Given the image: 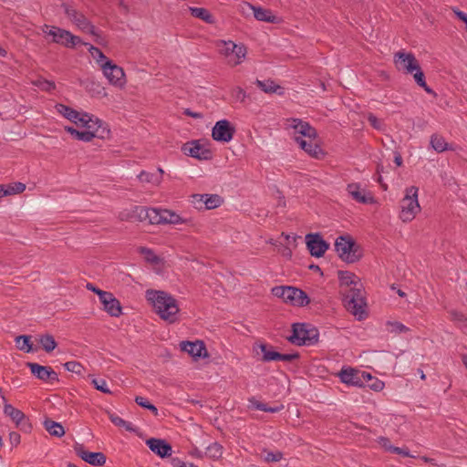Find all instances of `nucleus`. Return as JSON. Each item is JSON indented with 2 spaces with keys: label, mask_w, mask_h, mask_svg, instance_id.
Here are the masks:
<instances>
[{
  "label": "nucleus",
  "mask_w": 467,
  "mask_h": 467,
  "mask_svg": "<svg viewBox=\"0 0 467 467\" xmlns=\"http://www.w3.org/2000/svg\"><path fill=\"white\" fill-rule=\"evenodd\" d=\"M287 128L292 130V135L299 147L308 155L321 159L325 153L317 142V130L307 122L299 119H287Z\"/></svg>",
  "instance_id": "nucleus-1"
},
{
  "label": "nucleus",
  "mask_w": 467,
  "mask_h": 467,
  "mask_svg": "<svg viewBox=\"0 0 467 467\" xmlns=\"http://www.w3.org/2000/svg\"><path fill=\"white\" fill-rule=\"evenodd\" d=\"M146 298L161 319L169 323H174L177 320L180 307L171 295L150 289L146 291Z\"/></svg>",
  "instance_id": "nucleus-2"
},
{
  "label": "nucleus",
  "mask_w": 467,
  "mask_h": 467,
  "mask_svg": "<svg viewBox=\"0 0 467 467\" xmlns=\"http://www.w3.org/2000/svg\"><path fill=\"white\" fill-rule=\"evenodd\" d=\"M134 212L139 213V218L140 220L148 219L152 224H180L186 223L185 219L168 209L136 208Z\"/></svg>",
  "instance_id": "nucleus-3"
},
{
  "label": "nucleus",
  "mask_w": 467,
  "mask_h": 467,
  "mask_svg": "<svg viewBox=\"0 0 467 467\" xmlns=\"http://www.w3.org/2000/svg\"><path fill=\"white\" fill-rule=\"evenodd\" d=\"M215 46L230 67L242 64L247 54L246 47L243 44H236L232 40H217Z\"/></svg>",
  "instance_id": "nucleus-4"
},
{
  "label": "nucleus",
  "mask_w": 467,
  "mask_h": 467,
  "mask_svg": "<svg viewBox=\"0 0 467 467\" xmlns=\"http://www.w3.org/2000/svg\"><path fill=\"white\" fill-rule=\"evenodd\" d=\"M418 191L419 189L415 186L406 189L405 196L400 202V218L404 223L412 221L420 211Z\"/></svg>",
  "instance_id": "nucleus-5"
},
{
  "label": "nucleus",
  "mask_w": 467,
  "mask_h": 467,
  "mask_svg": "<svg viewBox=\"0 0 467 467\" xmlns=\"http://www.w3.org/2000/svg\"><path fill=\"white\" fill-rule=\"evenodd\" d=\"M288 340L297 346H312L318 341V331L308 324H294Z\"/></svg>",
  "instance_id": "nucleus-6"
},
{
  "label": "nucleus",
  "mask_w": 467,
  "mask_h": 467,
  "mask_svg": "<svg viewBox=\"0 0 467 467\" xmlns=\"http://www.w3.org/2000/svg\"><path fill=\"white\" fill-rule=\"evenodd\" d=\"M363 285L357 287H350L343 291L344 303L347 309L358 318H362L365 313V296Z\"/></svg>",
  "instance_id": "nucleus-7"
},
{
  "label": "nucleus",
  "mask_w": 467,
  "mask_h": 467,
  "mask_svg": "<svg viewBox=\"0 0 467 467\" xmlns=\"http://www.w3.org/2000/svg\"><path fill=\"white\" fill-rule=\"evenodd\" d=\"M272 294L284 302L296 306H304L309 303V298L303 290L292 286L273 287Z\"/></svg>",
  "instance_id": "nucleus-8"
},
{
  "label": "nucleus",
  "mask_w": 467,
  "mask_h": 467,
  "mask_svg": "<svg viewBox=\"0 0 467 467\" xmlns=\"http://www.w3.org/2000/svg\"><path fill=\"white\" fill-rule=\"evenodd\" d=\"M42 31L45 35L52 37V42L63 45L67 47H74L81 43V39L78 36L57 26L45 25L42 27Z\"/></svg>",
  "instance_id": "nucleus-9"
},
{
  "label": "nucleus",
  "mask_w": 467,
  "mask_h": 467,
  "mask_svg": "<svg viewBox=\"0 0 467 467\" xmlns=\"http://www.w3.org/2000/svg\"><path fill=\"white\" fill-rule=\"evenodd\" d=\"M335 249L338 256L348 263L358 260L359 254L355 248V243L349 236H339L335 243Z\"/></svg>",
  "instance_id": "nucleus-10"
},
{
  "label": "nucleus",
  "mask_w": 467,
  "mask_h": 467,
  "mask_svg": "<svg viewBox=\"0 0 467 467\" xmlns=\"http://www.w3.org/2000/svg\"><path fill=\"white\" fill-rule=\"evenodd\" d=\"M104 77L109 84L122 88L126 84L125 73L122 67L111 62H105L101 68Z\"/></svg>",
  "instance_id": "nucleus-11"
},
{
  "label": "nucleus",
  "mask_w": 467,
  "mask_h": 467,
  "mask_svg": "<svg viewBox=\"0 0 467 467\" xmlns=\"http://www.w3.org/2000/svg\"><path fill=\"white\" fill-rule=\"evenodd\" d=\"M83 119L86 120L85 123H80L78 127L85 128L88 131H95L94 133L98 134L96 138L104 139L109 135L107 124L99 118L86 112Z\"/></svg>",
  "instance_id": "nucleus-12"
},
{
  "label": "nucleus",
  "mask_w": 467,
  "mask_h": 467,
  "mask_svg": "<svg viewBox=\"0 0 467 467\" xmlns=\"http://www.w3.org/2000/svg\"><path fill=\"white\" fill-rule=\"evenodd\" d=\"M348 194L357 202L372 204L376 202L372 193L365 189L360 183L352 182L347 185Z\"/></svg>",
  "instance_id": "nucleus-13"
},
{
  "label": "nucleus",
  "mask_w": 467,
  "mask_h": 467,
  "mask_svg": "<svg viewBox=\"0 0 467 467\" xmlns=\"http://www.w3.org/2000/svg\"><path fill=\"white\" fill-rule=\"evenodd\" d=\"M306 244L310 254L315 257L323 256L329 247V244L319 234H307L306 235Z\"/></svg>",
  "instance_id": "nucleus-14"
},
{
  "label": "nucleus",
  "mask_w": 467,
  "mask_h": 467,
  "mask_svg": "<svg viewBox=\"0 0 467 467\" xmlns=\"http://www.w3.org/2000/svg\"><path fill=\"white\" fill-rule=\"evenodd\" d=\"M234 128L226 119L219 120L215 123L212 130L213 139L220 142H229L234 134Z\"/></svg>",
  "instance_id": "nucleus-15"
},
{
  "label": "nucleus",
  "mask_w": 467,
  "mask_h": 467,
  "mask_svg": "<svg viewBox=\"0 0 467 467\" xmlns=\"http://www.w3.org/2000/svg\"><path fill=\"white\" fill-rule=\"evenodd\" d=\"M394 61L398 69L407 74L413 73L420 67L415 56L411 53L398 52L394 56Z\"/></svg>",
  "instance_id": "nucleus-16"
},
{
  "label": "nucleus",
  "mask_w": 467,
  "mask_h": 467,
  "mask_svg": "<svg viewBox=\"0 0 467 467\" xmlns=\"http://www.w3.org/2000/svg\"><path fill=\"white\" fill-rule=\"evenodd\" d=\"M63 6L67 16L74 25H76L78 28L84 32L94 34V26L89 23V21L83 14L78 12L76 9L69 5H64Z\"/></svg>",
  "instance_id": "nucleus-17"
},
{
  "label": "nucleus",
  "mask_w": 467,
  "mask_h": 467,
  "mask_svg": "<svg viewBox=\"0 0 467 467\" xmlns=\"http://www.w3.org/2000/svg\"><path fill=\"white\" fill-rule=\"evenodd\" d=\"M2 400L4 401V413L16 423V427L26 431H28L30 429V425L26 420L25 414L20 410L7 403L4 396L2 397Z\"/></svg>",
  "instance_id": "nucleus-18"
},
{
  "label": "nucleus",
  "mask_w": 467,
  "mask_h": 467,
  "mask_svg": "<svg viewBox=\"0 0 467 467\" xmlns=\"http://www.w3.org/2000/svg\"><path fill=\"white\" fill-rule=\"evenodd\" d=\"M180 348L182 351L187 352L195 360L201 358L208 357V352L205 348V345L201 340L182 341L180 343Z\"/></svg>",
  "instance_id": "nucleus-19"
},
{
  "label": "nucleus",
  "mask_w": 467,
  "mask_h": 467,
  "mask_svg": "<svg viewBox=\"0 0 467 467\" xmlns=\"http://www.w3.org/2000/svg\"><path fill=\"white\" fill-rule=\"evenodd\" d=\"M74 449L79 458L93 466H102L106 462V456L102 452L88 451L81 444H77Z\"/></svg>",
  "instance_id": "nucleus-20"
},
{
  "label": "nucleus",
  "mask_w": 467,
  "mask_h": 467,
  "mask_svg": "<svg viewBox=\"0 0 467 467\" xmlns=\"http://www.w3.org/2000/svg\"><path fill=\"white\" fill-rule=\"evenodd\" d=\"M100 303L103 305V309L111 317H118L121 315L120 303L112 293H100Z\"/></svg>",
  "instance_id": "nucleus-21"
},
{
  "label": "nucleus",
  "mask_w": 467,
  "mask_h": 467,
  "mask_svg": "<svg viewBox=\"0 0 467 467\" xmlns=\"http://www.w3.org/2000/svg\"><path fill=\"white\" fill-rule=\"evenodd\" d=\"M261 352L263 353L262 360L269 362L274 360L291 361L297 358L298 355L296 353L291 354H280L271 348H268L265 344H260L258 346Z\"/></svg>",
  "instance_id": "nucleus-22"
},
{
  "label": "nucleus",
  "mask_w": 467,
  "mask_h": 467,
  "mask_svg": "<svg viewBox=\"0 0 467 467\" xmlns=\"http://www.w3.org/2000/svg\"><path fill=\"white\" fill-rule=\"evenodd\" d=\"M146 444L148 447L161 458L169 457L171 455V446L161 439L150 438L147 440Z\"/></svg>",
  "instance_id": "nucleus-23"
},
{
  "label": "nucleus",
  "mask_w": 467,
  "mask_h": 467,
  "mask_svg": "<svg viewBox=\"0 0 467 467\" xmlns=\"http://www.w3.org/2000/svg\"><path fill=\"white\" fill-rule=\"evenodd\" d=\"M27 366L31 370V373L41 380H57V374L49 367L41 366L36 363H27Z\"/></svg>",
  "instance_id": "nucleus-24"
},
{
  "label": "nucleus",
  "mask_w": 467,
  "mask_h": 467,
  "mask_svg": "<svg viewBox=\"0 0 467 467\" xmlns=\"http://www.w3.org/2000/svg\"><path fill=\"white\" fill-rule=\"evenodd\" d=\"M55 108L59 114L75 123L77 126H79L80 123H85L86 121L85 119H83V115L86 114V112L77 111L64 104H57Z\"/></svg>",
  "instance_id": "nucleus-25"
},
{
  "label": "nucleus",
  "mask_w": 467,
  "mask_h": 467,
  "mask_svg": "<svg viewBox=\"0 0 467 467\" xmlns=\"http://www.w3.org/2000/svg\"><path fill=\"white\" fill-rule=\"evenodd\" d=\"M360 371L352 368H342L338 373L340 380L350 386L362 387V380L359 379Z\"/></svg>",
  "instance_id": "nucleus-26"
},
{
  "label": "nucleus",
  "mask_w": 467,
  "mask_h": 467,
  "mask_svg": "<svg viewBox=\"0 0 467 467\" xmlns=\"http://www.w3.org/2000/svg\"><path fill=\"white\" fill-rule=\"evenodd\" d=\"M194 204H204L206 209H214L221 205L222 199L217 194H194L192 195Z\"/></svg>",
  "instance_id": "nucleus-27"
},
{
  "label": "nucleus",
  "mask_w": 467,
  "mask_h": 467,
  "mask_svg": "<svg viewBox=\"0 0 467 467\" xmlns=\"http://www.w3.org/2000/svg\"><path fill=\"white\" fill-rule=\"evenodd\" d=\"M338 278L340 285L344 287V290L362 285L360 279L355 274L348 271H339Z\"/></svg>",
  "instance_id": "nucleus-28"
},
{
  "label": "nucleus",
  "mask_w": 467,
  "mask_h": 467,
  "mask_svg": "<svg viewBox=\"0 0 467 467\" xmlns=\"http://www.w3.org/2000/svg\"><path fill=\"white\" fill-rule=\"evenodd\" d=\"M182 151L184 154L202 160L206 159V151L202 149V147L198 144L196 141H192L184 144L182 146Z\"/></svg>",
  "instance_id": "nucleus-29"
},
{
  "label": "nucleus",
  "mask_w": 467,
  "mask_h": 467,
  "mask_svg": "<svg viewBox=\"0 0 467 467\" xmlns=\"http://www.w3.org/2000/svg\"><path fill=\"white\" fill-rule=\"evenodd\" d=\"M190 13L192 16L199 18L202 21H204L207 24H214L215 18L214 16L209 12V10L202 8V7H190L189 8Z\"/></svg>",
  "instance_id": "nucleus-30"
},
{
  "label": "nucleus",
  "mask_w": 467,
  "mask_h": 467,
  "mask_svg": "<svg viewBox=\"0 0 467 467\" xmlns=\"http://www.w3.org/2000/svg\"><path fill=\"white\" fill-rule=\"evenodd\" d=\"M108 414H109V418L110 421L115 426H117L119 428H122L129 432H136L137 431V428L131 422L126 421L125 420H123L122 418H120L119 415H117L114 412H109Z\"/></svg>",
  "instance_id": "nucleus-31"
},
{
  "label": "nucleus",
  "mask_w": 467,
  "mask_h": 467,
  "mask_svg": "<svg viewBox=\"0 0 467 467\" xmlns=\"http://www.w3.org/2000/svg\"><path fill=\"white\" fill-rule=\"evenodd\" d=\"M254 16L258 21L274 23L275 22L276 17L272 15L271 11L265 9L261 6H255L253 9Z\"/></svg>",
  "instance_id": "nucleus-32"
},
{
  "label": "nucleus",
  "mask_w": 467,
  "mask_h": 467,
  "mask_svg": "<svg viewBox=\"0 0 467 467\" xmlns=\"http://www.w3.org/2000/svg\"><path fill=\"white\" fill-rule=\"evenodd\" d=\"M44 427L50 435L62 437L65 434L64 427L52 420H46L44 421Z\"/></svg>",
  "instance_id": "nucleus-33"
},
{
  "label": "nucleus",
  "mask_w": 467,
  "mask_h": 467,
  "mask_svg": "<svg viewBox=\"0 0 467 467\" xmlns=\"http://www.w3.org/2000/svg\"><path fill=\"white\" fill-rule=\"evenodd\" d=\"M431 146L437 152H443L450 149L449 144L445 141L444 138L438 134H433L431 137Z\"/></svg>",
  "instance_id": "nucleus-34"
},
{
  "label": "nucleus",
  "mask_w": 467,
  "mask_h": 467,
  "mask_svg": "<svg viewBox=\"0 0 467 467\" xmlns=\"http://www.w3.org/2000/svg\"><path fill=\"white\" fill-rule=\"evenodd\" d=\"M449 314L451 320L453 321L464 333H467V317L462 313L455 310H451Z\"/></svg>",
  "instance_id": "nucleus-35"
},
{
  "label": "nucleus",
  "mask_w": 467,
  "mask_h": 467,
  "mask_svg": "<svg viewBox=\"0 0 467 467\" xmlns=\"http://www.w3.org/2000/svg\"><path fill=\"white\" fill-rule=\"evenodd\" d=\"M249 402H250L252 408L256 409L258 410L265 411V412L275 413V412L280 411L284 408L283 405L275 406V407H269L267 404L260 402V401L256 400L254 398L250 399Z\"/></svg>",
  "instance_id": "nucleus-36"
},
{
  "label": "nucleus",
  "mask_w": 467,
  "mask_h": 467,
  "mask_svg": "<svg viewBox=\"0 0 467 467\" xmlns=\"http://www.w3.org/2000/svg\"><path fill=\"white\" fill-rule=\"evenodd\" d=\"M138 251L141 255H143L147 262L154 265H159L161 263V259L151 249L147 247H139Z\"/></svg>",
  "instance_id": "nucleus-37"
},
{
  "label": "nucleus",
  "mask_w": 467,
  "mask_h": 467,
  "mask_svg": "<svg viewBox=\"0 0 467 467\" xmlns=\"http://www.w3.org/2000/svg\"><path fill=\"white\" fill-rule=\"evenodd\" d=\"M88 51L100 69L102 68V66H104L105 62H111V60H109L99 48L94 46H90Z\"/></svg>",
  "instance_id": "nucleus-38"
},
{
  "label": "nucleus",
  "mask_w": 467,
  "mask_h": 467,
  "mask_svg": "<svg viewBox=\"0 0 467 467\" xmlns=\"http://www.w3.org/2000/svg\"><path fill=\"white\" fill-rule=\"evenodd\" d=\"M16 346L19 350L29 353L33 351L32 343L29 336H18L15 339Z\"/></svg>",
  "instance_id": "nucleus-39"
},
{
  "label": "nucleus",
  "mask_w": 467,
  "mask_h": 467,
  "mask_svg": "<svg viewBox=\"0 0 467 467\" xmlns=\"http://www.w3.org/2000/svg\"><path fill=\"white\" fill-rule=\"evenodd\" d=\"M257 87H259L265 93H277L281 88L276 85L273 80H257Z\"/></svg>",
  "instance_id": "nucleus-40"
},
{
  "label": "nucleus",
  "mask_w": 467,
  "mask_h": 467,
  "mask_svg": "<svg viewBox=\"0 0 467 467\" xmlns=\"http://www.w3.org/2000/svg\"><path fill=\"white\" fill-rule=\"evenodd\" d=\"M387 330L389 333L401 334L409 331V327L398 321H388L386 323Z\"/></svg>",
  "instance_id": "nucleus-41"
},
{
  "label": "nucleus",
  "mask_w": 467,
  "mask_h": 467,
  "mask_svg": "<svg viewBox=\"0 0 467 467\" xmlns=\"http://www.w3.org/2000/svg\"><path fill=\"white\" fill-rule=\"evenodd\" d=\"M39 342L42 348L47 351L50 352L57 348V342L53 336L51 335H44L40 337Z\"/></svg>",
  "instance_id": "nucleus-42"
},
{
  "label": "nucleus",
  "mask_w": 467,
  "mask_h": 467,
  "mask_svg": "<svg viewBox=\"0 0 467 467\" xmlns=\"http://www.w3.org/2000/svg\"><path fill=\"white\" fill-rule=\"evenodd\" d=\"M139 180L142 182H150L152 184H159L161 182V176L147 171H141L138 176Z\"/></svg>",
  "instance_id": "nucleus-43"
},
{
  "label": "nucleus",
  "mask_w": 467,
  "mask_h": 467,
  "mask_svg": "<svg viewBox=\"0 0 467 467\" xmlns=\"http://www.w3.org/2000/svg\"><path fill=\"white\" fill-rule=\"evenodd\" d=\"M136 208H142L141 206H134L131 210H124L119 213V219L121 221H130L133 219H137L141 221L139 218V213L134 212Z\"/></svg>",
  "instance_id": "nucleus-44"
},
{
  "label": "nucleus",
  "mask_w": 467,
  "mask_h": 467,
  "mask_svg": "<svg viewBox=\"0 0 467 467\" xmlns=\"http://www.w3.org/2000/svg\"><path fill=\"white\" fill-rule=\"evenodd\" d=\"M206 453L212 459H219L223 454V447L219 443L213 442L207 447Z\"/></svg>",
  "instance_id": "nucleus-45"
},
{
  "label": "nucleus",
  "mask_w": 467,
  "mask_h": 467,
  "mask_svg": "<svg viewBox=\"0 0 467 467\" xmlns=\"http://www.w3.org/2000/svg\"><path fill=\"white\" fill-rule=\"evenodd\" d=\"M33 84L41 90L48 92L52 91L56 88V85L53 81L47 80L44 78H37L33 82Z\"/></svg>",
  "instance_id": "nucleus-46"
},
{
  "label": "nucleus",
  "mask_w": 467,
  "mask_h": 467,
  "mask_svg": "<svg viewBox=\"0 0 467 467\" xmlns=\"http://www.w3.org/2000/svg\"><path fill=\"white\" fill-rule=\"evenodd\" d=\"M414 79L416 81V83L424 88V90L428 93H431L432 90L428 87V85L426 84V81H425V78H424V74L423 72L420 70V67H419L418 69H416L414 71Z\"/></svg>",
  "instance_id": "nucleus-47"
},
{
  "label": "nucleus",
  "mask_w": 467,
  "mask_h": 467,
  "mask_svg": "<svg viewBox=\"0 0 467 467\" xmlns=\"http://www.w3.org/2000/svg\"><path fill=\"white\" fill-rule=\"evenodd\" d=\"M8 195L23 192L26 185L22 182H14L6 186Z\"/></svg>",
  "instance_id": "nucleus-48"
},
{
  "label": "nucleus",
  "mask_w": 467,
  "mask_h": 467,
  "mask_svg": "<svg viewBox=\"0 0 467 467\" xmlns=\"http://www.w3.org/2000/svg\"><path fill=\"white\" fill-rule=\"evenodd\" d=\"M451 12L453 13L456 19L461 21L464 25V29L467 32V13L461 11L458 7H451Z\"/></svg>",
  "instance_id": "nucleus-49"
},
{
  "label": "nucleus",
  "mask_w": 467,
  "mask_h": 467,
  "mask_svg": "<svg viewBox=\"0 0 467 467\" xmlns=\"http://www.w3.org/2000/svg\"><path fill=\"white\" fill-rule=\"evenodd\" d=\"M65 368L67 371L76 373V374H81L83 367L80 363L77 361H68L64 364Z\"/></svg>",
  "instance_id": "nucleus-50"
},
{
  "label": "nucleus",
  "mask_w": 467,
  "mask_h": 467,
  "mask_svg": "<svg viewBox=\"0 0 467 467\" xmlns=\"http://www.w3.org/2000/svg\"><path fill=\"white\" fill-rule=\"evenodd\" d=\"M92 384L94 385L95 389L103 392V393H106V394H109L110 393V390L108 388V385H107V382L105 379H94L92 380Z\"/></svg>",
  "instance_id": "nucleus-51"
},
{
  "label": "nucleus",
  "mask_w": 467,
  "mask_h": 467,
  "mask_svg": "<svg viewBox=\"0 0 467 467\" xmlns=\"http://www.w3.org/2000/svg\"><path fill=\"white\" fill-rule=\"evenodd\" d=\"M95 131H88V130H82V131H79L77 133V137L76 139H78V140H82V141H85V142H89L91 141L94 138H96V135L94 133Z\"/></svg>",
  "instance_id": "nucleus-52"
},
{
  "label": "nucleus",
  "mask_w": 467,
  "mask_h": 467,
  "mask_svg": "<svg viewBox=\"0 0 467 467\" xmlns=\"http://www.w3.org/2000/svg\"><path fill=\"white\" fill-rule=\"evenodd\" d=\"M368 120L369 122V124L376 130H383V127H384V124L383 122L379 119L375 115L373 114H368Z\"/></svg>",
  "instance_id": "nucleus-53"
},
{
  "label": "nucleus",
  "mask_w": 467,
  "mask_h": 467,
  "mask_svg": "<svg viewBox=\"0 0 467 467\" xmlns=\"http://www.w3.org/2000/svg\"><path fill=\"white\" fill-rule=\"evenodd\" d=\"M253 9H254V5L248 2H244L239 6V11L244 16H248L251 12H253Z\"/></svg>",
  "instance_id": "nucleus-54"
},
{
  "label": "nucleus",
  "mask_w": 467,
  "mask_h": 467,
  "mask_svg": "<svg viewBox=\"0 0 467 467\" xmlns=\"http://www.w3.org/2000/svg\"><path fill=\"white\" fill-rule=\"evenodd\" d=\"M233 96L234 97V99L237 101L243 102L246 98V93L243 88L237 87V88H234Z\"/></svg>",
  "instance_id": "nucleus-55"
},
{
  "label": "nucleus",
  "mask_w": 467,
  "mask_h": 467,
  "mask_svg": "<svg viewBox=\"0 0 467 467\" xmlns=\"http://www.w3.org/2000/svg\"><path fill=\"white\" fill-rule=\"evenodd\" d=\"M281 239L284 242L285 245H296V237L292 236L290 234L283 233L281 234Z\"/></svg>",
  "instance_id": "nucleus-56"
},
{
  "label": "nucleus",
  "mask_w": 467,
  "mask_h": 467,
  "mask_svg": "<svg viewBox=\"0 0 467 467\" xmlns=\"http://www.w3.org/2000/svg\"><path fill=\"white\" fill-rule=\"evenodd\" d=\"M389 451L394 452V453H397V454H400V455H402L404 457H410V451L407 449H404V448L389 446Z\"/></svg>",
  "instance_id": "nucleus-57"
},
{
  "label": "nucleus",
  "mask_w": 467,
  "mask_h": 467,
  "mask_svg": "<svg viewBox=\"0 0 467 467\" xmlns=\"http://www.w3.org/2000/svg\"><path fill=\"white\" fill-rule=\"evenodd\" d=\"M278 251L281 253L283 256L286 258H291L292 256V250L290 248V245H285V244H283V245H281Z\"/></svg>",
  "instance_id": "nucleus-58"
},
{
  "label": "nucleus",
  "mask_w": 467,
  "mask_h": 467,
  "mask_svg": "<svg viewBox=\"0 0 467 467\" xmlns=\"http://www.w3.org/2000/svg\"><path fill=\"white\" fill-rule=\"evenodd\" d=\"M135 402H136L139 406H140V407H142V408H145V409H147V408H148V406H150V405L151 404V403H150L147 399H145V398H143V397H140V396H137V397L135 398Z\"/></svg>",
  "instance_id": "nucleus-59"
},
{
  "label": "nucleus",
  "mask_w": 467,
  "mask_h": 467,
  "mask_svg": "<svg viewBox=\"0 0 467 467\" xmlns=\"http://www.w3.org/2000/svg\"><path fill=\"white\" fill-rule=\"evenodd\" d=\"M281 459L280 453L268 452L265 456L267 462H277Z\"/></svg>",
  "instance_id": "nucleus-60"
},
{
  "label": "nucleus",
  "mask_w": 467,
  "mask_h": 467,
  "mask_svg": "<svg viewBox=\"0 0 467 467\" xmlns=\"http://www.w3.org/2000/svg\"><path fill=\"white\" fill-rule=\"evenodd\" d=\"M87 288L94 293H96L99 296V298L100 299V293H108L107 291H103L98 287H96L94 285L88 283L87 284Z\"/></svg>",
  "instance_id": "nucleus-61"
},
{
  "label": "nucleus",
  "mask_w": 467,
  "mask_h": 467,
  "mask_svg": "<svg viewBox=\"0 0 467 467\" xmlns=\"http://www.w3.org/2000/svg\"><path fill=\"white\" fill-rule=\"evenodd\" d=\"M9 439L12 444L17 445L20 442V435L17 432H11Z\"/></svg>",
  "instance_id": "nucleus-62"
},
{
  "label": "nucleus",
  "mask_w": 467,
  "mask_h": 467,
  "mask_svg": "<svg viewBox=\"0 0 467 467\" xmlns=\"http://www.w3.org/2000/svg\"><path fill=\"white\" fill-rule=\"evenodd\" d=\"M359 379L362 380V386L365 384V382L370 380L372 379V376L365 371H360Z\"/></svg>",
  "instance_id": "nucleus-63"
},
{
  "label": "nucleus",
  "mask_w": 467,
  "mask_h": 467,
  "mask_svg": "<svg viewBox=\"0 0 467 467\" xmlns=\"http://www.w3.org/2000/svg\"><path fill=\"white\" fill-rule=\"evenodd\" d=\"M379 443L389 451V447L391 446L389 441L387 438H379Z\"/></svg>",
  "instance_id": "nucleus-64"
}]
</instances>
